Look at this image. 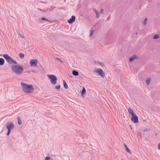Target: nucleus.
<instances>
[{"mask_svg": "<svg viewBox=\"0 0 160 160\" xmlns=\"http://www.w3.org/2000/svg\"><path fill=\"white\" fill-rule=\"evenodd\" d=\"M21 85L22 90L24 92L31 93L33 92L34 88L32 85L28 84L23 82H21Z\"/></svg>", "mask_w": 160, "mask_h": 160, "instance_id": "obj_1", "label": "nucleus"}, {"mask_svg": "<svg viewBox=\"0 0 160 160\" xmlns=\"http://www.w3.org/2000/svg\"><path fill=\"white\" fill-rule=\"evenodd\" d=\"M12 71L15 73L20 75L22 73L23 71V67L19 65H13L11 66Z\"/></svg>", "mask_w": 160, "mask_h": 160, "instance_id": "obj_2", "label": "nucleus"}, {"mask_svg": "<svg viewBox=\"0 0 160 160\" xmlns=\"http://www.w3.org/2000/svg\"><path fill=\"white\" fill-rule=\"evenodd\" d=\"M3 57L10 64H17V62L12 58H11L7 54H3Z\"/></svg>", "mask_w": 160, "mask_h": 160, "instance_id": "obj_3", "label": "nucleus"}, {"mask_svg": "<svg viewBox=\"0 0 160 160\" xmlns=\"http://www.w3.org/2000/svg\"><path fill=\"white\" fill-rule=\"evenodd\" d=\"M47 76L49 79L51 83L53 85H55L57 80L56 77L53 75H48Z\"/></svg>", "mask_w": 160, "mask_h": 160, "instance_id": "obj_4", "label": "nucleus"}, {"mask_svg": "<svg viewBox=\"0 0 160 160\" xmlns=\"http://www.w3.org/2000/svg\"><path fill=\"white\" fill-rule=\"evenodd\" d=\"M14 127V125L12 122H10L9 123H7L6 125V127L8 129V130H11Z\"/></svg>", "mask_w": 160, "mask_h": 160, "instance_id": "obj_5", "label": "nucleus"}, {"mask_svg": "<svg viewBox=\"0 0 160 160\" xmlns=\"http://www.w3.org/2000/svg\"><path fill=\"white\" fill-rule=\"evenodd\" d=\"M131 120L134 123H136L138 122V117L136 114L132 116Z\"/></svg>", "mask_w": 160, "mask_h": 160, "instance_id": "obj_6", "label": "nucleus"}, {"mask_svg": "<svg viewBox=\"0 0 160 160\" xmlns=\"http://www.w3.org/2000/svg\"><path fill=\"white\" fill-rule=\"evenodd\" d=\"M96 72L98 73L102 78H104L105 76L103 71L102 69H98L96 70Z\"/></svg>", "mask_w": 160, "mask_h": 160, "instance_id": "obj_7", "label": "nucleus"}, {"mask_svg": "<svg viewBox=\"0 0 160 160\" xmlns=\"http://www.w3.org/2000/svg\"><path fill=\"white\" fill-rule=\"evenodd\" d=\"M38 61L37 59H31L30 60V63L31 66H36L37 64Z\"/></svg>", "mask_w": 160, "mask_h": 160, "instance_id": "obj_8", "label": "nucleus"}, {"mask_svg": "<svg viewBox=\"0 0 160 160\" xmlns=\"http://www.w3.org/2000/svg\"><path fill=\"white\" fill-rule=\"evenodd\" d=\"M75 20V17L74 16H72L71 18L68 20V22L69 24H71Z\"/></svg>", "mask_w": 160, "mask_h": 160, "instance_id": "obj_9", "label": "nucleus"}, {"mask_svg": "<svg viewBox=\"0 0 160 160\" xmlns=\"http://www.w3.org/2000/svg\"><path fill=\"white\" fill-rule=\"evenodd\" d=\"M128 112L129 114H131L132 116L135 114V112H133L132 109L130 108H129L128 109Z\"/></svg>", "mask_w": 160, "mask_h": 160, "instance_id": "obj_10", "label": "nucleus"}, {"mask_svg": "<svg viewBox=\"0 0 160 160\" xmlns=\"http://www.w3.org/2000/svg\"><path fill=\"white\" fill-rule=\"evenodd\" d=\"M138 57L136 56V55H133L132 57H130L129 59V61L130 62H131L133 61L135 59L138 58Z\"/></svg>", "mask_w": 160, "mask_h": 160, "instance_id": "obj_11", "label": "nucleus"}, {"mask_svg": "<svg viewBox=\"0 0 160 160\" xmlns=\"http://www.w3.org/2000/svg\"><path fill=\"white\" fill-rule=\"evenodd\" d=\"M80 92L82 96L83 97L86 92V90L85 88L84 87H83L82 90Z\"/></svg>", "mask_w": 160, "mask_h": 160, "instance_id": "obj_12", "label": "nucleus"}, {"mask_svg": "<svg viewBox=\"0 0 160 160\" xmlns=\"http://www.w3.org/2000/svg\"><path fill=\"white\" fill-rule=\"evenodd\" d=\"M124 145L125 147L126 150L127 152H128V153H129V154H131V152L130 151V149L128 148V147L124 143Z\"/></svg>", "mask_w": 160, "mask_h": 160, "instance_id": "obj_13", "label": "nucleus"}, {"mask_svg": "<svg viewBox=\"0 0 160 160\" xmlns=\"http://www.w3.org/2000/svg\"><path fill=\"white\" fill-rule=\"evenodd\" d=\"M72 74L75 76H77L79 74V73L77 71L74 70L72 71Z\"/></svg>", "mask_w": 160, "mask_h": 160, "instance_id": "obj_14", "label": "nucleus"}, {"mask_svg": "<svg viewBox=\"0 0 160 160\" xmlns=\"http://www.w3.org/2000/svg\"><path fill=\"white\" fill-rule=\"evenodd\" d=\"M5 62L4 59L2 58H0V65H2L4 64Z\"/></svg>", "mask_w": 160, "mask_h": 160, "instance_id": "obj_15", "label": "nucleus"}, {"mask_svg": "<svg viewBox=\"0 0 160 160\" xmlns=\"http://www.w3.org/2000/svg\"><path fill=\"white\" fill-rule=\"evenodd\" d=\"M63 82L64 87L66 89H67L68 88V87L65 81L64 80H63Z\"/></svg>", "mask_w": 160, "mask_h": 160, "instance_id": "obj_16", "label": "nucleus"}, {"mask_svg": "<svg viewBox=\"0 0 160 160\" xmlns=\"http://www.w3.org/2000/svg\"><path fill=\"white\" fill-rule=\"evenodd\" d=\"M18 123L19 125H21L22 123L21 120L19 117L18 118Z\"/></svg>", "mask_w": 160, "mask_h": 160, "instance_id": "obj_17", "label": "nucleus"}, {"mask_svg": "<svg viewBox=\"0 0 160 160\" xmlns=\"http://www.w3.org/2000/svg\"><path fill=\"white\" fill-rule=\"evenodd\" d=\"M56 59L58 61H59L61 63H63V61L61 60V59L59 58H56Z\"/></svg>", "mask_w": 160, "mask_h": 160, "instance_id": "obj_18", "label": "nucleus"}, {"mask_svg": "<svg viewBox=\"0 0 160 160\" xmlns=\"http://www.w3.org/2000/svg\"><path fill=\"white\" fill-rule=\"evenodd\" d=\"M42 20L46 21L47 22H51V21L44 17H42L41 18Z\"/></svg>", "mask_w": 160, "mask_h": 160, "instance_id": "obj_19", "label": "nucleus"}, {"mask_svg": "<svg viewBox=\"0 0 160 160\" xmlns=\"http://www.w3.org/2000/svg\"><path fill=\"white\" fill-rule=\"evenodd\" d=\"M159 37V35L158 34H156L154 36L153 38L154 39H157Z\"/></svg>", "mask_w": 160, "mask_h": 160, "instance_id": "obj_20", "label": "nucleus"}, {"mask_svg": "<svg viewBox=\"0 0 160 160\" xmlns=\"http://www.w3.org/2000/svg\"><path fill=\"white\" fill-rule=\"evenodd\" d=\"M94 32V30L91 29L90 30V33L89 34V37H91L92 36Z\"/></svg>", "mask_w": 160, "mask_h": 160, "instance_id": "obj_21", "label": "nucleus"}, {"mask_svg": "<svg viewBox=\"0 0 160 160\" xmlns=\"http://www.w3.org/2000/svg\"><path fill=\"white\" fill-rule=\"evenodd\" d=\"M19 56L21 59H22L24 57V54L22 53H20L19 54Z\"/></svg>", "mask_w": 160, "mask_h": 160, "instance_id": "obj_22", "label": "nucleus"}, {"mask_svg": "<svg viewBox=\"0 0 160 160\" xmlns=\"http://www.w3.org/2000/svg\"><path fill=\"white\" fill-rule=\"evenodd\" d=\"M150 78H147L146 80V83L147 85H148L150 83Z\"/></svg>", "mask_w": 160, "mask_h": 160, "instance_id": "obj_23", "label": "nucleus"}, {"mask_svg": "<svg viewBox=\"0 0 160 160\" xmlns=\"http://www.w3.org/2000/svg\"><path fill=\"white\" fill-rule=\"evenodd\" d=\"M150 128H149V129L146 128V129H143V132H147L148 131H150Z\"/></svg>", "mask_w": 160, "mask_h": 160, "instance_id": "obj_24", "label": "nucleus"}, {"mask_svg": "<svg viewBox=\"0 0 160 160\" xmlns=\"http://www.w3.org/2000/svg\"><path fill=\"white\" fill-rule=\"evenodd\" d=\"M147 18H146L143 22V24L144 25H146V22H147Z\"/></svg>", "mask_w": 160, "mask_h": 160, "instance_id": "obj_25", "label": "nucleus"}, {"mask_svg": "<svg viewBox=\"0 0 160 160\" xmlns=\"http://www.w3.org/2000/svg\"><path fill=\"white\" fill-rule=\"evenodd\" d=\"M60 85H58V86H55V88L57 89H59L60 88Z\"/></svg>", "mask_w": 160, "mask_h": 160, "instance_id": "obj_26", "label": "nucleus"}, {"mask_svg": "<svg viewBox=\"0 0 160 160\" xmlns=\"http://www.w3.org/2000/svg\"><path fill=\"white\" fill-rule=\"evenodd\" d=\"M50 159V158L49 156H47L45 158V160H48Z\"/></svg>", "mask_w": 160, "mask_h": 160, "instance_id": "obj_27", "label": "nucleus"}, {"mask_svg": "<svg viewBox=\"0 0 160 160\" xmlns=\"http://www.w3.org/2000/svg\"><path fill=\"white\" fill-rule=\"evenodd\" d=\"M11 131H10V130H8V132H7V136H8V135H9V134H10V132H11Z\"/></svg>", "mask_w": 160, "mask_h": 160, "instance_id": "obj_28", "label": "nucleus"}, {"mask_svg": "<svg viewBox=\"0 0 160 160\" xmlns=\"http://www.w3.org/2000/svg\"><path fill=\"white\" fill-rule=\"evenodd\" d=\"M103 11V10L102 9H101L100 10V12L101 13H102Z\"/></svg>", "mask_w": 160, "mask_h": 160, "instance_id": "obj_29", "label": "nucleus"}, {"mask_svg": "<svg viewBox=\"0 0 160 160\" xmlns=\"http://www.w3.org/2000/svg\"><path fill=\"white\" fill-rule=\"evenodd\" d=\"M158 149L160 150V143L158 144Z\"/></svg>", "mask_w": 160, "mask_h": 160, "instance_id": "obj_30", "label": "nucleus"}, {"mask_svg": "<svg viewBox=\"0 0 160 160\" xmlns=\"http://www.w3.org/2000/svg\"><path fill=\"white\" fill-rule=\"evenodd\" d=\"M94 11H95V13H96V14L97 13H98V11L96 9L94 10Z\"/></svg>", "mask_w": 160, "mask_h": 160, "instance_id": "obj_31", "label": "nucleus"}, {"mask_svg": "<svg viewBox=\"0 0 160 160\" xmlns=\"http://www.w3.org/2000/svg\"><path fill=\"white\" fill-rule=\"evenodd\" d=\"M19 35L20 36V37H21L22 38H24V37L21 34H19Z\"/></svg>", "mask_w": 160, "mask_h": 160, "instance_id": "obj_32", "label": "nucleus"}, {"mask_svg": "<svg viewBox=\"0 0 160 160\" xmlns=\"http://www.w3.org/2000/svg\"><path fill=\"white\" fill-rule=\"evenodd\" d=\"M96 17H97V18H98V17H99V14H98V13L96 14Z\"/></svg>", "mask_w": 160, "mask_h": 160, "instance_id": "obj_33", "label": "nucleus"}, {"mask_svg": "<svg viewBox=\"0 0 160 160\" xmlns=\"http://www.w3.org/2000/svg\"><path fill=\"white\" fill-rule=\"evenodd\" d=\"M136 34H137V32H136Z\"/></svg>", "mask_w": 160, "mask_h": 160, "instance_id": "obj_34", "label": "nucleus"}]
</instances>
